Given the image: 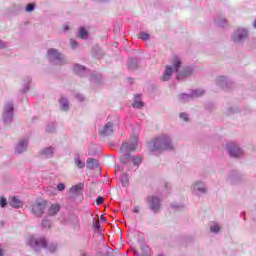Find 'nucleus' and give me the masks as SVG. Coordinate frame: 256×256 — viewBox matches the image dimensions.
Instances as JSON below:
<instances>
[{
    "label": "nucleus",
    "mask_w": 256,
    "mask_h": 256,
    "mask_svg": "<svg viewBox=\"0 0 256 256\" xmlns=\"http://www.w3.org/2000/svg\"><path fill=\"white\" fill-rule=\"evenodd\" d=\"M149 148L153 155H159L163 151H173V143L171 137L167 134H162L156 137L152 142L149 143Z\"/></svg>",
    "instance_id": "obj_1"
},
{
    "label": "nucleus",
    "mask_w": 256,
    "mask_h": 256,
    "mask_svg": "<svg viewBox=\"0 0 256 256\" xmlns=\"http://www.w3.org/2000/svg\"><path fill=\"white\" fill-rule=\"evenodd\" d=\"M137 141H139L138 135H132L130 137L129 142H124L121 147L120 151L123 153L120 157V161L123 165H127L131 163V151H135L137 149Z\"/></svg>",
    "instance_id": "obj_2"
},
{
    "label": "nucleus",
    "mask_w": 256,
    "mask_h": 256,
    "mask_svg": "<svg viewBox=\"0 0 256 256\" xmlns=\"http://www.w3.org/2000/svg\"><path fill=\"white\" fill-rule=\"evenodd\" d=\"M29 245L35 253H39L41 249H47L50 253H55L57 251V243H50L47 245L45 237L36 238L35 236H31L29 238Z\"/></svg>",
    "instance_id": "obj_3"
},
{
    "label": "nucleus",
    "mask_w": 256,
    "mask_h": 256,
    "mask_svg": "<svg viewBox=\"0 0 256 256\" xmlns=\"http://www.w3.org/2000/svg\"><path fill=\"white\" fill-rule=\"evenodd\" d=\"M171 65L174 73H177L176 79L178 80L185 79L186 77H189L191 73H193V68L191 66H187L181 69V67H183V61L179 56L172 57Z\"/></svg>",
    "instance_id": "obj_4"
},
{
    "label": "nucleus",
    "mask_w": 256,
    "mask_h": 256,
    "mask_svg": "<svg viewBox=\"0 0 256 256\" xmlns=\"http://www.w3.org/2000/svg\"><path fill=\"white\" fill-rule=\"evenodd\" d=\"M47 57L52 65H65L67 59L59 52V50L50 48L47 52Z\"/></svg>",
    "instance_id": "obj_5"
},
{
    "label": "nucleus",
    "mask_w": 256,
    "mask_h": 256,
    "mask_svg": "<svg viewBox=\"0 0 256 256\" xmlns=\"http://www.w3.org/2000/svg\"><path fill=\"white\" fill-rule=\"evenodd\" d=\"M226 149L230 157H233L234 159H241V157L245 155V151L243 150V148L239 147V144H237V142L227 141Z\"/></svg>",
    "instance_id": "obj_6"
},
{
    "label": "nucleus",
    "mask_w": 256,
    "mask_h": 256,
    "mask_svg": "<svg viewBox=\"0 0 256 256\" xmlns=\"http://www.w3.org/2000/svg\"><path fill=\"white\" fill-rule=\"evenodd\" d=\"M246 39H249V30L247 28H237L232 34L233 42L238 45H243Z\"/></svg>",
    "instance_id": "obj_7"
},
{
    "label": "nucleus",
    "mask_w": 256,
    "mask_h": 256,
    "mask_svg": "<svg viewBox=\"0 0 256 256\" xmlns=\"http://www.w3.org/2000/svg\"><path fill=\"white\" fill-rule=\"evenodd\" d=\"M15 111V107L13 106V102H7L4 105V112L2 115L3 122L6 124H11L13 121V112Z\"/></svg>",
    "instance_id": "obj_8"
},
{
    "label": "nucleus",
    "mask_w": 256,
    "mask_h": 256,
    "mask_svg": "<svg viewBox=\"0 0 256 256\" xmlns=\"http://www.w3.org/2000/svg\"><path fill=\"white\" fill-rule=\"evenodd\" d=\"M191 191L193 195H196L197 197H201V195H206L207 193V184L203 181H195L192 183Z\"/></svg>",
    "instance_id": "obj_9"
},
{
    "label": "nucleus",
    "mask_w": 256,
    "mask_h": 256,
    "mask_svg": "<svg viewBox=\"0 0 256 256\" xmlns=\"http://www.w3.org/2000/svg\"><path fill=\"white\" fill-rule=\"evenodd\" d=\"M45 209H47V201L43 199L37 200L32 205V213L35 215V217H41V215L45 213Z\"/></svg>",
    "instance_id": "obj_10"
},
{
    "label": "nucleus",
    "mask_w": 256,
    "mask_h": 256,
    "mask_svg": "<svg viewBox=\"0 0 256 256\" xmlns=\"http://www.w3.org/2000/svg\"><path fill=\"white\" fill-rule=\"evenodd\" d=\"M114 129L115 126L113 122H106L105 125L99 128V135H101V137H109V135H113Z\"/></svg>",
    "instance_id": "obj_11"
},
{
    "label": "nucleus",
    "mask_w": 256,
    "mask_h": 256,
    "mask_svg": "<svg viewBox=\"0 0 256 256\" xmlns=\"http://www.w3.org/2000/svg\"><path fill=\"white\" fill-rule=\"evenodd\" d=\"M148 201L151 211H153V213H159V209H161V199L157 196H150L148 197Z\"/></svg>",
    "instance_id": "obj_12"
},
{
    "label": "nucleus",
    "mask_w": 256,
    "mask_h": 256,
    "mask_svg": "<svg viewBox=\"0 0 256 256\" xmlns=\"http://www.w3.org/2000/svg\"><path fill=\"white\" fill-rule=\"evenodd\" d=\"M29 146V139L23 138L21 139L15 146V153L21 155V153H25L27 151V147Z\"/></svg>",
    "instance_id": "obj_13"
},
{
    "label": "nucleus",
    "mask_w": 256,
    "mask_h": 256,
    "mask_svg": "<svg viewBox=\"0 0 256 256\" xmlns=\"http://www.w3.org/2000/svg\"><path fill=\"white\" fill-rule=\"evenodd\" d=\"M208 227L210 229V233H212L213 235H219V233H221L223 229V225H221V223L217 221H210L208 223Z\"/></svg>",
    "instance_id": "obj_14"
},
{
    "label": "nucleus",
    "mask_w": 256,
    "mask_h": 256,
    "mask_svg": "<svg viewBox=\"0 0 256 256\" xmlns=\"http://www.w3.org/2000/svg\"><path fill=\"white\" fill-rule=\"evenodd\" d=\"M83 187V183L72 186L69 190L70 197H72L73 199H75V197H79L83 191Z\"/></svg>",
    "instance_id": "obj_15"
},
{
    "label": "nucleus",
    "mask_w": 256,
    "mask_h": 256,
    "mask_svg": "<svg viewBox=\"0 0 256 256\" xmlns=\"http://www.w3.org/2000/svg\"><path fill=\"white\" fill-rule=\"evenodd\" d=\"M9 205L13 207V209H21L25 204L17 196H14L9 199Z\"/></svg>",
    "instance_id": "obj_16"
},
{
    "label": "nucleus",
    "mask_w": 256,
    "mask_h": 256,
    "mask_svg": "<svg viewBox=\"0 0 256 256\" xmlns=\"http://www.w3.org/2000/svg\"><path fill=\"white\" fill-rule=\"evenodd\" d=\"M74 71L76 75H79L80 77H85L86 75H89V70H87V68H85L83 65L75 64Z\"/></svg>",
    "instance_id": "obj_17"
},
{
    "label": "nucleus",
    "mask_w": 256,
    "mask_h": 256,
    "mask_svg": "<svg viewBox=\"0 0 256 256\" xmlns=\"http://www.w3.org/2000/svg\"><path fill=\"white\" fill-rule=\"evenodd\" d=\"M55 153V148L49 146L41 150L40 155L45 159H51Z\"/></svg>",
    "instance_id": "obj_18"
},
{
    "label": "nucleus",
    "mask_w": 256,
    "mask_h": 256,
    "mask_svg": "<svg viewBox=\"0 0 256 256\" xmlns=\"http://www.w3.org/2000/svg\"><path fill=\"white\" fill-rule=\"evenodd\" d=\"M172 75H173V67L167 65L165 70H164V73H163V75L161 77V80L162 81H169L171 79Z\"/></svg>",
    "instance_id": "obj_19"
},
{
    "label": "nucleus",
    "mask_w": 256,
    "mask_h": 256,
    "mask_svg": "<svg viewBox=\"0 0 256 256\" xmlns=\"http://www.w3.org/2000/svg\"><path fill=\"white\" fill-rule=\"evenodd\" d=\"M86 167L87 169H99V161L95 158H89L86 161Z\"/></svg>",
    "instance_id": "obj_20"
},
{
    "label": "nucleus",
    "mask_w": 256,
    "mask_h": 256,
    "mask_svg": "<svg viewBox=\"0 0 256 256\" xmlns=\"http://www.w3.org/2000/svg\"><path fill=\"white\" fill-rule=\"evenodd\" d=\"M74 165L78 169H85V160H81V157L79 156V154H76L74 157Z\"/></svg>",
    "instance_id": "obj_21"
},
{
    "label": "nucleus",
    "mask_w": 256,
    "mask_h": 256,
    "mask_svg": "<svg viewBox=\"0 0 256 256\" xmlns=\"http://www.w3.org/2000/svg\"><path fill=\"white\" fill-rule=\"evenodd\" d=\"M139 67V58H131L128 61V69L130 71H134V69H137Z\"/></svg>",
    "instance_id": "obj_22"
},
{
    "label": "nucleus",
    "mask_w": 256,
    "mask_h": 256,
    "mask_svg": "<svg viewBox=\"0 0 256 256\" xmlns=\"http://www.w3.org/2000/svg\"><path fill=\"white\" fill-rule=\"evenodd\" d=\"M61 111H69V100L65 97L59 99Z\"/></svg>",
    "instance_id": "obj_23"
},
{
    "label": "nucleus",
    "mask_w": 256,
    "mask_h": 256,
    "mask_svg": "<svg viewBox=\"0 0 256 256\" xmlns=\"http://www.w3.org/2000/svg\"><path fill=\"white\" fill-rule=\"evenodd\" d=\"M143 101H141V95H136L134 97V103L132 104V107L134 109H141L143 107Z\"/></svg>",
    "instance_id": "obj_24"
},
{
    "label": "nucleus",
    "mask_w": 256,
    "mask_h": 256,
    "mask_svg": "<svg viewBox=\"0 0 256 256\" xmlns=\"http://www.w3.org/2000/svg\"><path fill=\"white\" fill-rule=\"evenodd\" d=\"M215 83L218 89H225V76L217 77Z\"/></svg>",
    "instance_id": "obj_25"
},
{
    "label": "nucleus",
    "mask_w": 256,
    "mask_h": 256,
    "mask_svg": "<svg viewBox=\"0 0 256 256\" xmlns=\"http://www.w3.org/2000/svg\"><path fill=\"white\" fill-rule=\"evenodd\" d=\"M59 204H52L51 207L48 210V215H50L51 217H53L54 215H57V213H59Z\"/></svg>",
    "instance_id": "obj_26"
},
{
    "label": "nucleus",
    "mask_w": 256,
    "mask_h": 256,
    "mask_svg": "<svg viewBox=\"0 0 256 256\" xmlns=\"http://www.w3.org/2000/svg\"><path fill=\"white\" fill-rule=\"evenodd\" d=\"M190 95L192 96V99H195L197 97H203V95H205V90L195 89L191 91Z\"/></svg>",
    "instance_id": "obj_27"
},
{
    "label": "nucleus",
    "mask_w": 256,
    "mask_h": 256,
    "mask_svg": "<svg viewBox=\"0 0 256 256\" xmlns=\"http://www.w3.org/2000/svg\"><path fill=\"white\" fill-rule=\"evenodd\" d=\"M179 100L181 101V103H187L193 100V97L191 96V94L183 93L179 95Z\"/></svg>",
    "instance_id": "obj_28"
},
{
    "label": "nucleus",
    "mask_w": 256,
    "mask_h": 256,
    "mask_svg": "<svg viewBox=\"0 0 256 256\" xmlns=\"http://www.w3.org/2000/svg\"><path fill=\"white\" fill-rule=\"evenodd\" d=\"M101 79H102L101 74L96 73V72H93V73L91 74L90 81H91L92 83H100V82H101Z\"/></svg>",
    "instance_id": "obj_29"
},
{
    "label": "nucleus",
    "mask_w": 256,
    "mask_h": 256,
    "mask_svg": "<svg viewBox=\"0 0 256 256\" xmlns=\"http://www.w3.org/2000/svg\"><path fill=\"white\" fill-rule=\"evenodd\" d=\"M78 37L80 39H87L89 37V32L85 29V27H81L78 32Z\"/></svg>",
    "instance_id": "obj_30"
},
{
    "label": "nucleus",
    "mask_w": 256,
    "mask_h": 256,
    "mask_svg": "<svg viewBox=\"0 0 256 256\" xmlns=\"http://www.w3.org/2000/svg\"><path fill=\"white\" fill-rule=\"evenodd\" d=\"M120 181H121L123 187H127V185H129V175L121 174Z\"/></svg>",
    "instance_id": "obj_31"
},
{
    "label": "nucleus",
    "mask_w": 256,
    "mask_h": 256,
    "mask_svg": "<svg viewBox=\"0 0 256 256\" xmlns=\"http://www.w3.org/2000/svg\"><path fill=\"white\" fill-rule=\"evenodd\" d=\"M235 113H239V108H237V106L230 107L226 111V115L228 116L235 115Z\"/></svg>",
    "instance_id": "obj_32"
},
{
    "label": "nucleus",
    "mask_w": 256,
    "mask_h": 256,
    "mask_svg": "<svg viewBox=\"0 0 256 256\" xmlns=\"http://www.w3.org/2000/svg\"><path fill=\"white\" fill-rule=\"evenodd\" d=\"M26 83L24 84L22 88V93H27L29 91V83H31V77H26L25 78Z\"/></svg>",
    "instance_id": "obj_33"
},
{
    "label": "nucleus",
    "mask_w": 256,
    "mask_h": 256,
    "mask_svg": "<svg viewBox=\"0 0 256 256\" xmlns=\"http://www.w3.org/2000/svg\"><path fill=\"white\" fill-rule=\"evenodd\" d=\"M215 24L217 25V27H225V18L217 17L215 19Z\"/></svg>",
    "instance_id": "obj_34"
},
{
    "label": "nucleus",
    "mask_w": 256,
    "mask_h": 256,
    "mask_svg": "<svg viewBox=\"0 0 256 256\" xmlns=\"http://www.w3.org/2000/svg\"><path fill=\"white\" fill-rule=\"evenodd\" d=\"M228 179H229V181H232L233 183H235V181H239V179H240L239 173L238 172H234V174H231L228 177Z\"/></svg>",
    "instance_id": "obj_35"
},
{
    "label": "nucleus",
    "mask_w": 256,
    "mask_h": 256,
    "mask_svg": "<svg viewBox=\"0 0 256 256\" xmlns=\"http://www.w3.org/2000/svg\"><path fill=\"white\" fill-rule=\"evenodd\" d=\"M133 165L138 166L141 163V157L140 156H131V160Z\"/></svg>",
    "instance_id": "obj_36"
},
{
    "label": "nucleus",
    "mask_w": 256,
    "mask_h": 256,
    "mask_svg": "<svg viewBox=\"0 0 256 256\" xmlns=\"http://www.w3.org/2000/svg\"><path fill=\"white\" fill-rule=\"evenodd\" d=\"M7 205H9L7 198L1 196L0 197V207H2V209H5V207H7Z\"/></svg>",
    "instance_id": "obj_37"
},
{
    "label": "nucleus",
    "mask_w": 256,
    "mask_h": 256,
    "mask_svg": "<svg viewBox=\"0 0 256 256\" xmlns=\"http://www.w3.org/2000/svg\"><path fill=\"white\" fill-rule=\"evenodd\" d=\"M55 127H56V124L55 123H51V124H48L46 126V131L48 133H54L55 132Z\"/></svg>",
    "instance_id": "obj_38"
},
{
    "label": "nucleus",
    "mask_w": 256,
    "mask_h": 256,
    "mask_svg": "<svg viewBox=\"0 0 256 256\" xmlns=\"http://www.w3.org/2000/svg\"><path fill=\"white\" fill-rule=\"evenodd\" d=\"M233 87H235V84L233 83V81H231V79L226 78V91L227 89H233Z\"/></svg>",
    "instance_id": "obj_39"
},
{
    "label": "nucleus",
    "mask_w": 256,
    "mask_h": 256,
    "mask_svg": "<svg viewBox=\"0 0 256 256\" xmlns=\"http://www.w3.org/2000/svg\"><path fill=\"white\" fill-rule=\"evenodd\" d=\"M139 39H141L142 41H149V34L145 33V32H141L139 34Z\"/></svg>",
    "instance_id": "obj_40"
},
{
    "label": "nucleus",
    "mask_w": 256,
    "mask_h": 256,
    "mask_svg": "<svg viewBox=\"0 0 256 256\" xmlns=\"http://www.w3.org/2000/svg\"><path fill=\"white\" fill-rule=\"evenodd\" d=\"M92 51L97 57H101V55H103V53H101V48H99V46L94 47Z\"/></svg>",
    "instance_id": "obj_41"
},
{
    "label": "nucleus",
    "mask_w": 256,
    "mask_h": 256,
    "mask_svg": "<svg viewBox=\"0 0 256 256\" xmlns=\"http://www.w3.org/2000/svg\"><path fill=\"white\" fill-rule=\"evenodd\" d=\"M25 10L27 11V13H31V11H35V4L33 3L28 4Z\"/></svg>",
    "instance_id": "obj_42"
},
{
    "label": "nucleus",
    "mask_w": 256,
    "mask_h": 256,
    "mask_svg": "<svg viewBox=\"0 0 256 256\" xmlns=\"http://www.w3.org/2000/svg\"><path fill=\"white\" fill-rule=\"evenodd\" d=\"M142 249L145 252L143 256H151V248L149 246H144Z\"/></svg>",
    "instance_id": "obj_43"
},
{
    "label": "nucleus",
    "mask_w": 256,
    "mask_h": 256,
    "mask_svg": "<svg viewBox=\"0 0 256 256\" xmlns=\"http://www.w3.org/2000/svg\"><path fill=\"white\" fill-rule=\"evenodd\" d=\"M41 225H42V227L47 229L48 227H51V222L49 220L45 219L42 221Z\"/></svg>",
    "instance_id": "obj_44"
},
{
    "label": "nucleus",
    "mask_w": 256,
    "mask_h": 256,
    "mask_svg": "<svg viewBox=\"0 0 256 256\" xmlns=\"http://www.w3.org/2000/svg\"><path fill=\"white\" fill-rule=\"evenodd\" d=\"M70 45L72 49H77L79 47V43L75 40H70Z\"/></svg>",
    "instance_id": "obj_45"
},
{
    "label": "nucleus",
    "mask_w": 256,
    "mask_h": 256,
    "mask_svg": "<svg viewBox=\"0 0 256 256\" xmlns=\"http://www.w3.org/2000/svg\"><path fill=\"white\" fill-rule=\"evenodd\" d=\"M93 227H95L97 231L101 229V224L99 223V220L93 221Z\"/></svg>",
    "instance_id": "obj_46"
},
{
    "label": "nucleus",
    "mask_w": 256,
    "mask_h": 256,
    "mask_svg": "<svg viewBox=\"0 0 256 256\" xmlns=\"http://www.w3.org/2000/svg\"><path fill=\"white\" fill-rule=\"evenodd\" d=\"M105 201V198L99 196L97 199H96V205H103V202Z\"/></svg>",
    "instance_id": "obj_47"
},
{
    "label": "nucleus",
    "mask_w": 256,
    "mask_h": 256,
    "mask_svg": "<svg viewBox=\"0 0 256 256\" xmlns=\"http://www.w3.org/2000/svg\"><path fill=\"white\" fill-rule=\"evenodd\" d=\"M180 119H182L183 121H189V116H187V113H181Z\"/></svg>",
    "instance_id": "obj_48"
},
{
    "label": "nucleus",
    "mask_w": 256,
    "mask_h": 256,
    "mask_svg": "<svg viewBox=\"0 0 256 256\" xmlns=\"http://www.w3.org/2000/svg\"><path fill=\"white\" fill-rule=\"evenodd\" d=\"M172 209H183V204H171Z\"/></svg>",
    "instance_id": "obj_49"
},
{
    "label": "nucleus",
    "mask_w": 256,
    "mask_h": 256,
    "mask_svg": "<svg viewBox=\"0 0 256 256\" xmlns=\"http://www.w3.org/2000/svg\"><path fill=\"white\" fill-rule=\"evenodd\" d=\"M57 189H58V191H65V184L59 183V184L57 185Z\"/></svg>",
    "instance_id": "obj_50"
},
{
    "label": "nucleus",
    "mask_w": 256,
    "mask_h": 256,
    "mask_svg": "<svg viewBox=\"0 0 256 256\" xmlns=\"http://www.w3.org/2000/svg\"><path fill=\"white\" fill-rule=\"evenodd\" d=\"M76 99L79 101H85V96H83V94H76Z\"/></svg>",
    "instance_id": "obj_51"
},
{
    "label": "nucleus",
    "mask_w": 256,
    "mask_h": 256,
    "mask_svg": "<svg viewBox=\"0 0 256 256\" xmlns=\"http://www.w3.org/2000/svg\"><path fill=\"white\" fill-rule=\"evenodd\" d=\"M7 47V42H3L0 40V49H5Z\"/></svg>",
    "instance_id": "obj_52"
},
{
    "label": "nucleus",
    "mask_w": 256,
    "mask_h": 256,
    "mask_svg": "<svg viewBox=\"0 0 256 256\" xmlns=\"http://www.w3.org/2000/svg\"><path fill=\"white\" fill-rule=\"evenodd\" d=\"M133 213H139V206H135L133 208Z\"/></svg>",
    "instance_id": "obj_53"
},
{
    "label": "nucleus",
    "mask_w": 256,
    "mask_h": 256,
    "mask_svg": "<svg viewBox=\"0 0 256 256\" xmlns=\"http://www.w3.org/2000/svg\"><path fill=\"white\" fill-rule=\"evenodd\" d=\"M3 247L1 246V244H0V256H3Z\"/></svg>",
    "instance_id": "obj_54"
},
{
    "label": "nucleus",
    "mask_w": 256,
    "mask_h": 256,
    "mask_svg": "<svg viewBox=\"0 0 256 256\" xmlns=\"http://www.w3.org/2000/svg\"><path fill=\"white\" fill-rule=\"evenodd\" d=\"M64 31H69V26L68 25H64Z\"/></svg>",
    "instance_id": "obj_55"
},
{
    "label": "nucleus",
    "mask_w": 256,
    "mask_h": 256,
    "mask_svg": "<svg viewBox=\"0 0 256 256\" xmlns=\"http://www.w3.org/2000/svg\"><path fill=\"white\" fill-rule=\"evenodd\" d=\"M100 219H101L102 221H107V219H106L105 216H103V215H101Z\"/></svg>",
    "instance_id": "obj_56"
},
{
    "label": "nucleus",
    "mask_w": 256,
    "mask_h": 256,
    "mask_svg": "<svg viewBox=\"0 0 256 256\" xmlns=\"http://www.w3.org/2000/svg\"><path fill=\"white\" fill-rule=\"evenodd\" d=\"M169 188V183H165V189Z\"/></svg>",
    "instance_id": "obj_57"
},
{
    "label": "nucleus",
    "mask_w": 256,
    "mask_h": 256,
    "mask_svg": "<svg viewBox=\"0 0 256 256\" xmlns=\"http://www.w3.org/2000/svg\"><path fill=\"white\" fill-rule=\"evenodd\" d=\"M158 256H165L164 254H159Z\"/></svg>",
    "instance_id": "obj_58"
},
{
    "label": "nucleus",
    "mask_w": 256,
    "mask_h": 256,
    "mask_svg": "<svg viewBox=\"0 0 256 256\" xmlns=\"http://www.w3.org/2000/svg\"><path fill=\"white\" fill-rule=\"evenodd\" d=\"M242 215H245V212H242Z\"/></svg>",
    "instance_id": "obj_59"
},
{
    "label": "nucleus",
    "mask_w": 256,
    "mask_h": 256,
    "mask_svg": "<svg viewBox=\"0 0 256 256\" xmlns=\"http://www.w3.org/2000/svg\"><path fill=\"white\" fill-rule=\"evenodd\" d=\"M81 256H87V255H85V254H82Z\"/></svg>",
    "instance_id": "obj_60"
}]
</instances>
